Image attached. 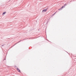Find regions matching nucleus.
<instances>
[{"instance_id": "nucleus-1", "label": "nucleus", "mask_w": 76, "mask_h": 76, "mask_svg": "<svg viewBox=\"0 0 76 76\" xmlns=\"http://www.w3.org/2000/svg\"><path fill=\"white\" fill-rule=\"evenodd\" d=\"M47 10V8L46 9L43 10L42 11V12H46Z\"/></svg>"}, {"instance_id": "nucleus-2", "label": "nucleus", "mask_w": 76, "mask_h": 76, "mask_svg": "<svg viewBox=\"0 0 76 76\" xmlns=\"http://www.w3.org/2000/svg\"><path fill=\"white\" fill-rule=\"evenodd\" d=\"M17 69L18 72H20V70H19V68H17Z\"/></svg>"}, {"instance_id": "nucleus-3", "label": "nucleus", "mask_w": 76, "mask_h": 76, "mask_svg": "<svg viewBox=\"0 0 76 76\" xmlns=\"http://www.w3.org/2000/svg\"><path fill=\"white\" fill-rule=\"evenodd\" d=\"M63 7H65L64 6H62L60 9H59L58 10H61V9H62V8H63Z\"/></svg>"}, {"instance_id": "nucleus-4", "label": "nucleus", "mask_w": 76, "mask_h": 76, "mask_svg": "<svg viewBox=\"0 0 76 76\" xmlns=\"http://www.w3.org/2000/svg\"><path fill=\"white\" fill-rule=\"evenodd\" d=\"M23 40H25V39H24L23 40H21L19 42H18L17 43V44H18V43H19V42H20L21 41H23Z\"/></svg>"}, {"instance_id": "nucleus-5", "label": "nucleus", "mask_w": 76, "mask_h": 76, "mask_svg": "<svg viewBox=\"0 0 76 76\" xmlns=\"http://www.w3.org/2000/svg\"><path fill=\"white\" fill-rule=\"evenodd\" d=\"M6 13V12H5L3 13V15H5Z\"/></svg>"}, {"instance_id": "nucleus-6", "label": "nucleus", "mask_w": 76, "mask_h": 76, "mask_svg": "<svg viewBox=\"0 0 76 76\" xmlns=\"http://www.w3.org/2000/svg\"><path fill=\"white\" fill-rule=\"evenodd\" d=\"M67 6V4H64V7H65V6Z\"/></svg>"}, {"instance_id": "nucleus-7", "label": "nucleus", "mask_w": 76, "mask_h": 76, "mask_svg": "<svg viewBox=\"0 0 76 76\" xmlns=\"http://www.w3.org/2000/svg\"><path fill=\"white\" fill-rule=\"evenodd\" d=\"M18 44V43H15V44L14 45H16V44Z\"/></svg>"}, {"instance_id": "nucleus-8", "label": "nucleus", "mask_w": 76, "mask_h": 76, "mask_svg": "<svg viewBox=\"0 0 76 76\" xmlns=\"http://www.w3.org/2000/svg\"><path fill=\"white\" fill-rule=\"evenodd\" d=\"M4 45H2V47H3V46H4Z\"/></svg>"}, {"instance_id": "nucleus-9", "label": "nucleus", "mask_w": 76, "mask_h": 76, "mask_svg": "<svg viewBox=\"0 0 76 76\" xmlns=\"http://www.w3.org/2000/svg\"><path fill=\"white\" fill-rule=\"evenodd\" d=\"M56 13V12H55V13H54V15H55V14Z\"/></svg>"}, {"instance_id": "nucleus-10", "label": "nucleus", "mask_w": 76, "mask_h": 76, "mask_svg": "<svg viewBox=\"0 0 76 76\" xmlns=\"http://www.w3.org/2000/svg\"><path fill=\"white\" fill-rule=\"evenodd\" d=\"M54 14L53 15V16H54Z\"/></svg>"}, {"instance_id": "nucleus-11", "label": "nucleus", "mask_w": 76, "mask_h": 76, "mask_svg": "<svg viewBox=\"0 0 76 76\" xmlns=\"http://www.w3.org/2000/svg\"><path fill=\"white\" fill-rule=\"evenodd\" d=\"M4 60H5V58H4Z\"/></svg>"}]
</instances>
